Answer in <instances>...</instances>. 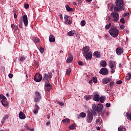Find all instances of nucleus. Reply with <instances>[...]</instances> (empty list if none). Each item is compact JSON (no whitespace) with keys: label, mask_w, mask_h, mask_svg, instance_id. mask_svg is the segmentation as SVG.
I'll return each instance as SVG.
<instances>
[{"label":"nucleus","mask_w":131,"mask_h":131,"mask_svg":"<svg viewBox=\"0 0 131 131\" xmlns=\"http://www.w3.org/2000/svg\"><path fill=\"white\" fill-rule=\"evenodd\" d=\"M45 49L42 47H39V51L41 53H43L44 52Z\"/></svg>","instance_id":"obj_40"},{"label":"nucleus","mask_w":131,"mask_h":131,"mask_svg":"<svg viewBox=\"0 0 131 131\" xmlns=\"http://www.w3.org/2000/svg\"><path fill=\"white\" fill-rule=\"evenodd\" d=\"M96 123L99 124V125H101L102 124V122L100 121V119H97L96 121Z\"/></svg>","instance_id":"obj_44"},{"label":"nucleus","mask_w":131,"mask_h":131,"mask_svg":"<svg viewBox=\"0 0 131 131\" xmlns=\"http://www.w3.org/2000/svg\"><path fill=\"white\" fill-rule=\"evenodd\" d=\"M100 95L99 94H95L93 95V100L99 102L100 99Z\"/></svg>","instance_id":"obj_14"},{"label":"nucleus","mask_w":131,"mask_h":131,"mask_svg":"<svg viewBox=\"0 0 131 131\" xmlns=\"http://www.w3.org/2000/svg\"><path fill=\"white\" fill-rule=\"evenodd\" d=\"M1 102L4 107H7V106H8V102L6 100H1Z\"/></svg>","instance_id":"obj_25"},{"label":"nucleus","mask_w":131,"mask_h":131,"mask_svg":"<svg viewBox=\"0 0 131 131\" xmlns=\"http://www.w3.org/2000/svg\"><path fill=\"white\" fill-rule=\"evenodd\" d=\"M91 111L93 114H96V112L97 111V107L96 106L95 104H93L92 110H91Z\"/></svg>","instance_id":"obj_10"},{"label":"nucleus","mask_w":131,"mask_h":131,"mask_svg":"<svg viewBox=\"0 0 131 131\" xmlns=\"http://www.w3.org/2000/svg\"><path fill=\"white\" fill-rule=\"evenodd\" d=\"M72 61H73V56H72V54H70L69 56V57H68V58L66 60V62L67 63H70L71 62H72Z\"/></svg>","instance_id":"obj_13"},{"label":"nucleus","mask_w":131,"mask_h":131,"mask_svg":"<svg viewBox=\"0 0 131 131\" xmlns=\"http://www.w3.org/2000/svg\"><path fill=\"white\" fill-rule=\"evenodd\" d=\"M23 19L21 18L20 20H19V27L20 28H23Z\"/></svg>","instance_id":"obj_35"},{"label":"nucleus","mask_w":131,"mask_h":131,"mask_svg":"<svg viewBox=\"0 0 131 131\" xmlns=\"http://www.w3.org/2000/svg\"><path fill=\"white\" fill-rule=\"evenodd\" d=\"M69 15H65L64 16V18L65 19V22L66 23H67L69 21Z\"/></svg>","instance_id":"obj_37"},{"label":"nucleus","mask_w":131,"mask_h":131,"mask_svg":"<svg viewBox=\"0 0 131 131\" xmlns=\"http://www.w3.org/2000/svg\"><path fill=\"white\" fill-rule=\"evenodd\" d=\"M78 64L80 66H83V62L82 61H79L78 62Z\"/></svg>","instance_id":"obj_59"},{"label":"nucleus","mask_w":131,"mask_h":131,"mask_svg":"<svg viewBox=\"0 0 131 131\" xmlns=\"http://www.w3.org/2000/svg\"><path fill=\"white\" fill-rule=\"evenodd\" d=\"M92 80L93 81V82H95V83L97 82V78L96 77H93Z\"/></svg>","instance_id":"obj_41"},{"label":"nucleus","mask_w":131,"mask_h":131,"mask_svg":"<svg viewBox=\"0 0 131 131\" xmlns=\"http://www.w3.org/2000/svg\"><path fill=\"white\" fill-rule=\"evenodd\" d=\"M129 15L128 12H126L124 14L123 17H127Z\"/></svg>","instance_id":"obj_50"},{"label":"nucleus","mask_w":131,"mask_h":131,"mask_svg":"<svg viewBox=\"0 0 131 131\" xmlns=\"http://www.w3.org/2000/svg\"><path fill=\"white\" fill-rule=\"evenodd\" d=\"M111 26H112V24L111 23H109L108 25H106L105 26V29L106 30H108L111 28Z\"/></svg>","instance_id":"obj_38"},{"label":"nucleus","mask_w":131,"mask_h":131,"mask_svg":"<svg viewBox=\"0 0 131 131\" xmlns=\"http://www.w3.org/2000/svg\"><path fill=\"white\" fill-rule=\"evenodd\" d=\"M99 74L102 75H106L108 74V70L105 68H101L99 71Z\"/></svg>","instance_id":"obj_5"},{"label":"nucleus","mask_w":131,"mask_h":131,"mask_svg":"<svg viewBox=\"0 0 131 131\" xmlns=\"http://www.w3.org/2000/svg\"><path fill=\"white\" fill-rule=\"evenodd\" d=\"M82 50L83 51V54L88 53L90 50V48L88 46H85L83 48Z\"/></svg>","instance_id":"obj_19"},{"label":"nucleus","mask_w":131,"mask_h":131,"mask_svg":"<svg viewBox=\"0 0 131 131\" xmlns=\"http://www.w3.org/2000/svg\"><path fill=\"white\" fill-rule=\"evenodd\" d=\"M89 83L90 84H92V83H93V80H92V79H91V80L89 81Z\"/></svg>","instance_id":"obj_64"},{"label":"nucleus","mask_w":131,"mask_h":131,"mask_svg":"<svg viewBox=\"0 0 131 131\" xmlns=\"http://www.w3.org/2000/svg\"><path fill=\"white\" fill-rule=\"evenodd\" d=\"M105 100V96H100V97L99 98V101L101 103H103Z\"/></svg>","instance_id":"obj_26"},{"label":"nucleus","mask_w":131,"mask_h":131,"mask_svg":"<svg viewBox=\"0 0 131 131\" xmlns=\"http://www.w3.org/2000/svg\"><path fill=\"white\" fill-rule=\"evenodd\" d=\"M112 81L111 78H104L102 79V83L106 84L108 82H110Z\"/></svg>","instance_id":"obj_11"},{"label":"nucleus","mask_w":131,"mask_h":131,"mask_svg":"<svg viewBox=\"0 0 131 131\" xmlns=\"http://www.w3.org/2000/svg\"><path fill=\"white\" fill-rule=\"evenodd\" d=\"M58 103L59 104L60 106H64V103L63 102H60V101H59Z\"/></svg>","instance_id":"obj_60"},{"label":"nucleus","mask_w":131,"mask_h":131,"mask_svg":"<svg viewBox=\"0 0 131 131\" xmlns=\"http://www.w3.org/2000/svg\"><path fill=\"white\" fill-rule=\"evenodd\" d=\"M42 79V76L40 74H36L34 77V80L36 82H40Z\"/></svg>","instance_id":"obj_4"},{"label":"nucleus","mask_w":131,"mask_h":131,"mask_svg":"<svg viewBox=\"0 0 131 131\" xmlns=\"http://www.w3.org/2000/svg\"><path fill=\"white\" fill-rule=\"evenodd\" d=\"M115 63V61H109V67L111 69H113L114 67V63Z\"/></svg>","instance_id":"obj_24"},{"label":"nucleus","mask_w":131,"mask_h":131,"mask_svg":"<svg viewBox=\"0 0 131 131\" xmlns=\"http://www.w3.org/2000/svg\"><path fill=\"white\" fill-rule=\"evenodd\" d=\"M110 72H111V74H113L115 73V70L113 69H112V70H111Z\"/></svg>","instance_id":"obj_58"},{"label":"nucleus","mask_w":131,"mask_h":131,"mask_svg":"<svg viewBox=\"0 0 131 131\" xmlns=\"http://www.w3.org/2000/svg\"><path fill=\"white\" fill-rule=\"evenodd\" d=\"M40 99H41V97H35L34 98V102L36 103L39 102Z\"/></svg>","instance_id":"obj_29"},{"label":"nucleus","mask_w":131,"mask_h":131,"mask_svg":"<svg viewBox=\"0 0 131 131\" xmlns=\"http://www.w3.org/2000/svg\"><path fill=\"white\" fill-rule=\"evenodd\" d=\"M9 77L10 78H13V75L12 74H9Z\"/></svg>","instance_id":"obj_61"},{"label":"nucleus","mask_w":131,"mask_h":131,"mask_svg":"<svg viewBox=\"0 0 131 131\" xmlns=\"http://www.w3.org/2000/svg\"><path fill=\"white\" fill-rule=\"evenodd\" d=\"M19 118L21 120H24L26 118V115L22 111L19 112Z\"/></svg>","instance_id":"obj_15"},{"label":"nucleus","mask_w":131,"mask_h":131,"mask_svg":"<svg viewBox=\"0 0 131 131\" xmlns=\"http://www.w3.org/2000/svg\"><path fill=\"white\" fill-rule=\"evenodd\" d=\"M85 55V58L86 59H91L93 57L92 52H89V53H83Z\"/></svg>","instance_id":"obj_7"},{"label":"nucleus","mask_w":131,"mask_h":131,"mask_svg":"<svg viewBox=\"0 0 131 131\" xmlns=\"http://www.w3.org/2000/svg\"><path fill=\"white\" fill-rule=\"evenodd\" d=\"M130 78H131V77L128 76H126L125 77L126 80H129L130 79Z\"/></svg>","instance_id":"obj_55"},{"label":"nucleus","mask_w":131,"mask_h":131,"mask_svg":"<svg viewBox=\"0 0 131 131\" xmlns=\"http://www.w3.org/2000/svg\"><path fill=\"white\" fill-rule=\"evenodd\" d=\"M47 77H48V78L51 79V78H52L53 74H52V73L49 72V73H48V74H47Z\"/></svg>","instance_id":"obj_34"},{"label":"nucleus","mask_w":131,"mask_h":131,"mask_svg":"<svg viewBox=\"0 0 131 131\" xmlns=\"http://www.w3.org/2000/svg\"><path fill=\"white\" fill-rule=\"evenodd\" d=\"M17 17V14L16 13V12H14V18H16Z\"/></svg>","instance_id":"obj_57"},{"label":"nucleus","mask_w":131,"mask_h":131,"mask_svg":"<svg viewBox=\"0 0 131 131\" xmlns=\"http://www.w3.org/2000/svg\"><path fill=\"white\" fill-rule=\"evenodd\" d=\"M33 40L35 42V43L39 42L40 40L39 38L36 37H33Z\"/></svg>","instance_id":"obj_27"},{"label":"nucleus","mask_w":131,"mask_h":131,"mask_svg":"<svg viewBox=\"0 0 131 131\" xmlns=\"http://www.w3.org/2000/svg\"><path fill=\"white\" fill-rule=\"evenodd\" d=\"M116 6L114 10L116 12L121 11L123 10L124 4L123 0H116L115 2Z\"/></svg>","instance_id":"obj_1"},{"label":"nucleus","mask_w":131,"mask_h":131,"mask_svg":"<svg viewBox=\"0 0 131 131\" xmlns=\"http://www.w3.org/2000/svg\"><path fill=\"white\" fill-rule=\"evenodd\" d=\"M106 107H111V103H106Z\"/></svg>","instance_id":"obj_56"},{"label":"nucleus","mask_w":131,"mask_h":131,"mask_svg":"<svg viewBox=\"0 0 131 131\" xmlns=\"http://www.w3.org/2000/svg\"><path fill=\"white\" fill-rule=\"evenodd\" d=\"M93 55H95L96 58H100L101 57L100 53H99L97 51L95 52L94 53H93Z\"/></svg>","instance_id":"obj_23"},{"label":"nucleus","mask_w":131,"mask_h":131,"mask_svg":"<svg viewBox=\"0 0 131 131\" xmlns=\"http://www.w3.org/2000/svg\"><path fill=\"white\" fill-rule=\"evenodd\" d=\"M0 98H1V99L3 100L2 101H5V100H7L6 97L5 96H4L3 94H1Z\"/></svg>","instance_id":"obj_31"},{"label":"nucleus","mask_w":131,"mask_h":131,"mask_svg":"<svg viewBox=\"0 0 131 131\" xmlns=\"http://www.w3.org/2000/svg\"><path fill=\"white\" fill-rule=\"evenodd\" d=\"M123 129H125V128L123 127H119L118 128V131H122L123 130Z\"/></svg>","instance_id":"obj_46"},{"label":"nucleus","mask_w":131,"mask_h":131,"mask_svg":"<svg viewBox=\"0 0 131 131\" xmlns=\"http://www.w3.org/2000/svg\"><path fill=\"white\" fill-rule=\"evenodd\" d=\"M79 116L81 118H85L86 116L85 113L81 112L80 113Z\"/></svg>","instance_id":"obj_30"},{"label":"nucleus","mask_w":131,"mask_h":131,"mask_svg":"<svg viewBox=\"0 0 131 131\" xmlns=\"http://www.w3.org/2000/svg\"><path fill=\"white\" fill-rule=\"evenodd\" d=\"M8 118V116L7 115H5L4 117L3 118V120L5 121Z\"/></svg>","instance_id":"obj_49"},{"label":"nucleus","mask_w":131,"mask_h":131,"mask_svg":"<svg viewBox=\"0 0 131 131\" xmlns=\"http://www.w3.org/2000/svg\"><path fill=\"white\" fill-rule=\"evenodd\" d=\"M71 69L70 68L66 70V74L67 75H70L71 74Z\"/></svg>","instance_id":"obj_32"},{"label":"nucleus","mask_w":131,"mask_h":131,"mask_svg":"<svg viewBox=\"0 0 131 131\" xmlns=\"http://www.w3.org/2000/svg\"><path fill=\"white\" fill-rule=\"evenodd\" d=\"M29 8V4H25V9H28Z\"/></svg>","instance_id":"obj_53"},{"label":"nucleus","mask_w":131,"mask_h":131,"mask_svg":"<svg viewBox=\"0 0 131 131\" xmlns=\"http://www.w3.org/2000/svg\"><path fill=\"white\" fill-rule=\"evenodd\" d=\"M101 66L102 67H105L107 65L106 62L105 60H102L100 62Z\"/></svg>","instance_id":"obj_28"},{"label":"nucleus","mask_w":131,"mask_h":131,"mask_svg":"<svg viewBox=\"0 0 131 131\" xmlns=\"http://www.w3.org/2000/svg\"><path fill=\"white\" fill-rule=\"evenodd\" d=\"M69 128L70 129H72V130L75 129L76 128L75 124H73L72 125L70 126Z\"/></svg>","instance_id":"obj_33"},{"label":"nucleus","mask_w":131,"mask_h":131,"mask_svg":"<svg viewBox=\"0 0 131 131\" xmlns=\"http://www.w3.org/2000/svg\"><path fill=\"white\" fill-rule=\"evenodd\" d=\"M93 114L94 113H93L91 111H88L86 121L87 122H88V123H91V122H92L93 120Z\"/></svg>","instance_id":"obj_3"},{"label":"nucleus","mask_w":131,"mask_h":131,"mask_svg":"<svg viewBox=\"0 0 131 131\" xmlns=\"http://www.w3.org/2000/svg\"><path fill=\"white\" fill-rule=\"evenodd\" d=\"M26 57L25 56H22L20 58L19 61L23 62V61H24L26 59Z\"/></svg>","instance_id":"obj_47"},{"label":"nucleus","mask_w":131,"mask_h":131,"mask_svg":"<svg viewBox=\"0 0 131 131\" xmlns=\"http://www.w3.org/2000/svg\"><path fill=\"white\" fill-rule=\"evenodd\" d=\"M35 110H34V114H37V112H38V110H39V106L37 104L35 105Z\"/></svg>","instance_id":"obj_20"},{"label":"nucleus","mask_w":131,"mask_h":131,"mask_svg":"<svg viewBox=\"0 0 131 131\" xmlns=\"http://www.w3.org/2000/svg\"><path fill=\"white\" fill-rule=\"evenodd\" d=\"M65 7H66L67 11L73 12V11H74L73 8H70L69 5H66Z\"/></svg>","instance_id":"obj_22"},{"label":"nucleus","mask_w":131,"mask_h":131,"mask_svg":"<svg viewBox=\"0 0 131 131\" xmlns=\"http://www.w3.org/2000/svg\"><path fill=\"white\" fill-rule=\"evenodd\" d=\"M70 120L69 119H64L62 120V122H65L66 123H70Z\"/></svg>","instance_id":"obj_36"},{"label":"nucleus","mask_w":131,"mask_h":131,"mask_svg":"<svg viewBox=\"0 0 131 131\" xmlns=\"http://www.w3.org/2000/svg\"><path fill=\"white\" fill-rule=\"evenodd\" d=\"M103 108V105L101 103H99L97 107V111L98 112H101L102 111Z\"/></svg>","instance_id":"obj_12"},{"label":"nucleus","mask_w":131,"mask_h":131,"mask_svg":"<svg viewBox=\"0 0 131 131\" xmlns=\"http://www.w3.org/2000/svg\"><path fill=\"white\" fill-rule=\"evenodd\" d=\"M35 95H36V97H41V95H40V94L39 93V92H36V93H35Z\"/></svg>","instance_id":"obj_43"},{"label":"nucleus","mask_w":131,"mask_h":131,"mask_svg":"<svg viewBox=\"0 0 131 131\" xmlns=\"http://www.w3.org/2000/svg\"><path fill=\"white\" fill-rule=\"evenodd\" d=\"M49 41L53 42L56 41V38H55L54 36L53 35H50L49 36Z\"/></svg>","instance_id":"obj_18"},{"label":"nucleus","mask_w":131,"mask_h":131,"mask_svg":"<svg viewBox=\"0 0 131 131\" xmlns=\"http://www.w3.org/2000/svg\"><path fill=\"white\" fill-rule=\"evenodd\" d=\"M85 98L86 100H89L91 99V98L89 96H87L86 97H85Z\"/></svg>","instance_id":"obj_62"},{"label":"nucleus","mask_w":131,"mask_h":131,"mask_svg":"<svg viewBox=\"0 0 131 131\" xmlns=\"http://www.w3.org/2000/svg\"><path fill=\"white\" fill-rule=\"evenodd\" d=\"M111 15L113 16L114 20L115 21H118L119 19V15L118 13L117 12H112Z\"/></svg>","instance_id":"obj_6"},{"label":"nucleus","mask_w":131,"mask_h":131,"mask_svg":"<svg viewBox=\"0 0 131 131\" xmlns=\"http://www.w3.org/2000/svg\"><path fill=\"white\" fill-rule=\"evenodd\" d=\"M120 28H121V29H124V26L122 25L120 27Z\"/></svg>","instance_id":"obj_63"},{"label":"nucleus","mask_w":131,"mask_h":131,"mask_svg":"<svg viewBox=\"0 0 131 131\" xmlns=\"http://www.w3.org/2000/svg\"><path fill=\"white\" fill-rule=\"evenodd\" d=\"M120 22L122 24H124L125 23V21H124V18H122L121 19H120Z\"/></svg>","instance_id":"obj_45"},{"label":"nucleus","mask_w":131,"mask_h":131,"mask_svg":"<svg viewBox=\"0 0 131 131\" xmlns=\"http://www.w3.org/2000/svg\"><path fill=\"white\" fill-rule=\"evenodd\" d=\"M123 49L121 47H118L116 49V52L118 55H121L123 53Z\"/></svg>","instance_id":"obj_9"},{"label":"nucleus","mask_w":131,"mask_h":131,"mask_svg":"<svg viewBox=\"0 0 131 131\" xmlns=\"http://www.w3.org/2000/svg\"><path fill=\"white\" fill-rule=\"evenodd\" d=\"M114 85V82L113 81L110 82V86H113Z\"/></svg>","instance_id":"obj_54"},{"label":"nucleus","mask_w":131,"mask_h":131,"mask_svg":"<svg viewBox=\"0 0 131 131\" xmlns=\"http://www.w3.org/2000/svg\"><path fill=\"white\" fill-rule=\"evenodd\" d=\"M52 89V87H47V88H46V91L48 92H49L50 91H51Z\"/></svg>","instance_id":"obj_52"},{"label":"nucleus","mask_w":131,"mask_h":131,"mask_svg":"<svg viewBox=\"0 0 131 131\" xmlns=\"http://www.w3.org/2000/svg\"><path fill=\"white\" fill-rule=\"evenodd\" d=\"M11 26L15 32L17 31L18 29V27L17 25H15L14 24H11Z\"/></svg>","instance_id":"obj_21"},{"label":"nucleus","mask_w":131,"mask_h":131,"mask_svg":"<svg viewBox=\"0 0 131 131\" xmlns=\"http://www.w3.org/2000/svg\"><path fill=\"white\" fill-rule=\"evenodd\" d=\"M126 119L128 120H130L131 121V113L130 111H128L126 113Z\"/></svg>","instance_id":"obj_17"},{"label":"nucleus","mask_w":131,"mask_h":131,"mask_svg":"<svg viewBox=\"0 0 131 131\" xmlns=\"http://www.w3.org/2000/svg\"><path fill=\"white\" fill-rule=\"evenodd\" d=\"M23 23L25 26L27 27L28 25V17L27 15H24L23 16Z\"/></svg>","instance_id":"obj_8"},{"label":"nucleus","mask_w":131,"mask_h":131,"mask_svg":"<svg viewBox=\"0 0 131 131\" xmlns=\"http://www.w3.org/2000/svg\"><path fill=\"white\" fill-rule=\"evenodd\" d=\"M85 24H86V22H85V20H81V25L82 26H84L85 25Z\"/></svg>","instance_id":"obj_42"},{"label":"nucleus","mask_w":131,"mask_h":131,"mask_svg":"<svg viewBox=\"0 0 131 131\" xmlns=\"http://www.w3.org/2000/svg\"><path fill=\"white\" fill-rule=\"evenodd\" d=\"M45 86L46 88H49V87H52V85L49 83H46Z\"/></svg>","instance_id":"obj_48"},{"label":"nucleus","mask_w":131,"mask_h":131,"mask_svg":"<svg viewBox=\"0 0 131 131\" xmlns=\"http://www.w3.org/2000/svg\"><path fill=\"white\" fill-rule=\"evenodd\" d=\"M109 33L111 36L114 37H117L118 36L119 30L117 28H111L109 30Z\"/></svg>","instance_id":"obj_2"},{"label":"nucleus","mask_w":131,"mask_h":131,"mask_svg":"<svg viewBox=\"0 0 131 131\" xmlns=\"http://www.w3.org/2000/svg\"><path fill=\"white\" fill-rule=\"evenodd\" d=\"M122 80H118V81H116V83H117V84H120L122 83Z\"/></svg>","instance_id":"obj_51"},{"label":"nucleus","mask_w":131,"mask_h":131,"mask_svg":"<svg viewBox=\"0 0 131 131\" xmlns=\"http://www.w3.org/2000/svg\"><path fill=\"white\" fill-rule=\"evenodd\" d=\"M48 78H49V77L47 75V73H45V76L43 78V79H42V81H43V82H45L46 83H48V82H49V80Z\"/></svg>","instance_id":"obj_16"},{"label":"nucleus","mask_w":131,"mask_h":131,"mask_svg":"<svg viewBox=\"0 0 131 131\" xmlns=\"http://www.w3.org/2000/svg\"><path fill=\"white\" fill-rule=\"evenodd\" d=\"M75 33H73L72 31H70L69 33H68V35L70 36H74Z\"/></svg>","instance_id":"obj_39"}]
</instances>
